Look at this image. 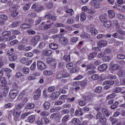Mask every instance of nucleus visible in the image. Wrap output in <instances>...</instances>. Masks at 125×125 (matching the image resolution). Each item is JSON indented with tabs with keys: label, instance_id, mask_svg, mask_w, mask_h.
Here are the masks:
<instances>
[{
	"label": "nucleus",
	"instance_id": "1",
	"mask_svg": "<svg viewBox=\"0 0 125 125\" xmlns=\"http://www.w3.org/2000/svg\"><path fill=\"white\" fill-rule=\"evenodd\" d=\"M19 93V90L12 89L9 93L10 97L12 99H14V98H16V97L18 96Z\"/></svg>",
	"mask_w": 125,
	"mask_h": 125
},
{
	"label": "nucleus",
	"instance_id": "2",
	"mask_svg": "<svg viewBox=\"0 0 125 125\" xmlns=\"http://www.w3.org/2000/svg\"><path fill=\"white\" fill-rule=\"evenodd\" d=\"M37 67L41 71H43L47 68L46 65L44 64V62L42 61H39L37 62Z\"/></svg>",
	"mask_w": 125,
	"mask_h": 125
},
{
	"label": "nucleus",
	"instance_id": "3",
	"mask_svg": "<svg viewBox=\"0 0 125 125\" xmlns=\"http://www.w3.org/2000/svg\"><path fill=\"white\" fill-rule=\"evenodd\" d=\"M59 42L62 45H67V43H68V39H67L66 37H61L59 40Z\"/></svg>",
	"mask_w": 125,
	"mask_h": 125
},
{
	"label": "nucleus",
	"instance_id": "4",
	"mask_svg": "<svg viewBox=\"0 0 125 125\" xmlns=\"http://www.w3.org/2000/svg\"><path fill=\"white\" fill-rule=\"evenodd\" d=\"M0 18L2 19L0 20V25H3L5 21H6L7 19H8V17H7V16L4 14L0 15Z\"/></svg>",
	"mask_w": 125,
	"mask_h": 125
},
{
	"label": "nucleus",
	"instance_id": "5",
	"mask_svg": "<svg viewBox=\"0 0 125 125\" xmlns=\"http://www.w3.org/2000/svg\"><path fill=\"white\" fill-rule=\"evenodd\" d=\"M40 40H41V38L40 37V36H36L31 39L30 42H31V43H33L34 45H36V44L38 43Z\"/></svg>",
	"mask_w": 125,
	"mask_h": 125
},
{
	"label": "nucleus",
	"instance_id": "6",
	"mask_svg": "<svg viewBox=\"0 0 125 125\" xmlns=\"http://www.w3.org/2000/svg\"><path fill=\"white\" fill-rule=\"evenodd\" d=\"M90 3L95 8H100V3L96 0H92Z\"/></svg>",
	"mask_w": 125,
	"mask_h": 125
},
{
	"label": "nucleus",
	"instance_id": "7",
	"mask_svg": "<svg viewBox=\"0 0 125 125\" xmlns=\"http://www.w3.org/2000/svg\"><path fill=\"white\" fill-rule=\"evenodd\" d=\"M21 114H22V111L18 110L17 109H14L13 110V116L15 118L18 119L20 117Z\"/></svg>",
	"mask_w": 125,
	"mask_h": 125
},
{
	"label": "nucleus",
	"instance_id": "8",
	"mask_svg": "<svg viewBox=\"0 0 125 125\" xmlns=\"http://www.w3.org/2000/svg\"><path fill=\"white\" fill-rule=\"evenodd\" d=\"M45 18L49 20H52L53 21H56V20H57V17H56V16H52L50 14H46L45 16Z\"/></svg>",
	"mask_w": 125,
	"mask_h": 125
},
{
	"label": "nucleus",
	"instance_id": "9",
	"mask_svg": "<svg viewBox=\"0 0 125 125\" xmlns=\"http://www.w3.org/2000/svg\"><path fill=\"white\" fill-rule=\"evenodd\" d=\"M116 31H117L118 33L121 34L123 36L125 35V32L123 31L121 28H120V24L119 23H116Z\"/></svg>",
	"mask_w": 125,
	"mask_h": 125
},
{
	"label": "nucleus",
	"instance_id": "10",
	"mask_svg": "<svg viewBox=\"0 0 125 125\" xmlns=\"http://www.w3.org/2000/svg\"><path fill=\"white\" fill-rule=\"evenodd\" d=\"M80 37L81 39H83L85 40H89L91 38L90 37V35L85 33H83L81 34Z\"/></svg>",
	"mask_w": 125,
	"mask_h": 125
},
{
	"label": "nucleus",
	"instance_id": "11",
	"mask_svg": "<svg viewBox=\"0 0 125 125\" xmlns=\"http://www.w3.org/2000/svg\"><path fill=\"white\" fill-rule=\"evenodd\" d=\"M98 46L99 47H104L107 45V42L105 41H101L97 43Z\"/></svg>",
	"mask_w": 125,
	"mask_h": 125
},
{
	"label": "nucleus",
	"instance_id": "12",
	"mask_svg": "<svg viewBox=\"0 0 125 125\" xmlns=\"http://www.w3.org/2000/svg\"><path fill=\"white\" fill-rule=\"evenodd\" d=\"M42 54L48 57L49 56H51V54H52V51L50 50H45L42 51Z\"/></svg>",
	"mask_w": 125,
	"mask_h": 125
},
{
	"label": "nucleus",
	"instance_id": "13",
	"mask_svg": "<svg viewBox=\"0 0 125 125\" xmlns=\"http://www.w3.org/2000/svg\"><path fill=\"white\" fill-rule=\"evenodd\" d=\"M71 55L70 53H65L63 56V60L66 62H70V60H71Z\"/></svg>",
	"mask_w": 125,
	"mask_h": 125
},
{
	"label": "nucleus",
	"instance_id": "14",
	"mask_svg": "<svg viewBox=\"0 0 125 125\" xmlns=\"http://www.w3.org/2000/svg\"><path fill=\"white\" fill-rule=\"evenodd\" d=\"M107 68H108V66H107V65L104 64L100 65L98 67V69L99 71H100V72H102V71H106L107 70Z\"/></svg>",
	"mask_w": 125,
	"mask_h": 125
},
{
	"label": "nucleus",
	"instance_id": "15",
	"mask_svg": "<svg viewBox=\"0 0 125 125\" xmlns=\"http://www.w3.org/2000/svg\"><path fill=\"white\" fill-rule=\"evenodd\" d=\"M102 114L103 116H105V117H109V116H110L109 110L106 108H103L102 109Z\"/></svg>",
	"mask_w": 125,
	"mask_h": 125
},
{
	"label": "nucleus",
	"instance_id": "16",
	"mask_svg": "<svg viewBox=\"0 0 125 125\" xmlns=\"http://www.w3.org/2000/svg\"><path fill=\"white\" fill-rule=\"evenodd\" d=\"M43 108L44 110H49V108H50V103L48 102H45L43 104Z\"/></svg>",
	"mask_w": 125,
	"mask_h": 125
},
{
	"label": "nucleus",
	"instance_id": "17",
	"mask_svg": "<svg viewBox=\"0 0 125 125\" xmlns=\"http://www.w3.org/2000/svg\"><path fill=\"white\" fill-rule=\"evenodd\" d=\"M31 114H32L31 112H25L22 114L20 117V119L21 120H25V119H26L27 117H28L29 115H31Z\"/></svg>",
	"mask_w": 125,
	"mask_h": 125
},
{
	"label": "nucleus",
	"instance_id": "18",
	"mask_svg": "<svg viewBox=\"0 0 125 125\" xmlns=\"http://www.w3.org/2000/svg\"><path fill=\"white\" fill-rule=\"evenodd\" d=\"M35 107V104L34 103H27L25 105L26 109H28L29 110H31L32 109H34Z\"/></svg>",
	"mask_w": 125,
	"mask_h": 125
},
{
	"label": "nucleus",
	"instance_id": "19",
	"mask_svg": "<svg viewBox=\"0 0 125 125\" xmlns=\"http://www.w3.org/2000/svg\"><path fill=\"white\" fill-rule=\"evenodd\" d=\"M49 48L53 50H56L58 48V45L55 43H51L49 45Z\"/></svg>",
	"mask_w": 125,
	"mask_h": 125
},
{
	"label": "nucleus",
	"instance_id": "20",
	"mask_svg": "<svg viewBox=\"0 0 125 125\" xmlns=\"http://www.w3.org/2000/svg\"><path fill=\"white\" fill-rule=\"evenodd\" d=\"M90 32L93 36H96V35L98 34V31H97L94 27H91Z\"/></svg>",
	"mask_w": 125,
	"mask_h": 125
},
{
	"label": "nucleus",
	"instance_id": "21",
	"mask_svg": "<svg viewBox=\"0 0 125 125\" xmlns=\"http://www.w3.org/2000/svg\"><path fill=\"white\" fill-rule=\"evenodd\" d=\"M108 14L109 17H110L111 19L114 18V17H115V16H116V15L115 14V12H114V11L112 10H109L108 11Z\"/></svg>",
	"mask_w": 125,
	"mask_h": 125
},
{
	"label": "nucleus",
	"instance_id": "22",
	"mask_svg": "<svg viewBox=\"0 0 125 125\" xmlns=\"http://www.w3.org/2000/svg\"><path fill=\"white\" fill-rule=\"evenodd\" d=\"M70 120V115H66L64 116H63L62 119V123H66V122H68Z\"/></svg>",
	"mask_w": 125,
	"mask_h": 125
},
{
	"label": "nucleus",
	"instance_id": "23",
	"mask_svg": "<svg viewBox=\"0 0 125 125\" xmlns=\"http://www.w3.org/2000/svg\"><path fill=\"white\" fill-rule=\"evenodd\" d=\"M86 19V16H85V13L84 12H82L81 14L80 15V20L81 22H84V21H85V20Z\"/></svg>",
	"mask_w": 125,
	"mask_h": 125
},
{
	"label": "nucleus",
	"instance_id": "24",
	"mask_svg": "<svg viewBox=\"0 0 125 125\" xmlns=\"http://www.w3.org/2000/svg\"><path fill=\"white\" fill-rule=\"evenodd\" d=\"M10 61L11 62H15L17 60V55H13L10 56L9 58Z\"/></svg>",
	"mask_w": 125,
	"mask_h": 125
},
{
	"label": "nucleus",
	"instance_id": "25",
	"mask_svg": "<svg viewBox=\"0 0 125 125\" xmlns=\"http://www.w3.org/2000/svg\"><path fill=\"white\" fill-rule=\"evenodd\" d=\"M61 110H62V108H61V106H58L54 108L51 109L50 112L51 113H54L55 112H58V111H60Z\"/></svg>",
	"mask_w": 125,
	"mask_h": 125
},
{
	"label": "nucleus",
	"instance_id": "26",
	"mask_svg": "<svg viewBox=\"0 0 125 125\" xmlns=\"http://www.w3.org/2000/svg\"><path fill=\"white\" fill-rule=\"evenodd\" d=\"M6 84V81L4 78H1L0 79V86H5Z\"/></svg>",
	"mask_w": 125,
	"mask_h": 125
},
{
	"label": "nucleus",
	"instance_id": "27",
	"mask_svg": "<svg viewBox=\"0 0 125 125\" xmlns=\"http://www.w3.org/2000/svg\"><path fill=\"white\" fill-rule=\"evenodd\" d=\"M35 120H36V117L34 115L30 116L27 118V121L29 123H34Z\"/></svg>",
	"mask_w": 125,
	"mask_h": 125
},
{
	"label": "nucleus",
	"instance_id": "28",
	"mask_svg": "<svg viewBox=\"0 0 125 125\" xmlns=\"http://www.w3.org/2000/svg\"><path fill=\"white\" fill-rule=\"evenodd\" d=\"M24 107V105L22 104V103H19L15 108L16 110H18L19 111H22V109Z\"/></svg>",
	"mask_w": 125,
	"mask_h": 125
},
{
	"label": "nucleus",
	"instance_id": "29",
	"mask_svg": "<svg viewBox=\"0 0 125 125\" xmlns=\"http://www.w3.org/2000/svg\"><path fill=\"white\" fill-rule=\"evenodd\" d=\"M99 18H100V21L102 23H104V22L106 20H107V16H104V15H101L99 16Z\"/></svg>",
	"mask_w": 125,
	"mask_h": 125
},
{
	"label": "nucleus",
	"instance_id": "30",
	"mask_svg": "<svg viewBox=\"0 0 125 125\" xmlns=\"http://www.w3.org/2000/svg\"><path fill=\"white\" fill-rule=\"evenodd\" d=\"M9 92V87L5 86L4 88V91H3V95L4 97H6L7 94H8V92Z\"/></svg>",
	"mask_w": 125,
	"mask_h": 125
},
{
	"label": "nucleus",
	"instance_id": "31",
	"mask_svg": "<svg viewBox=\"0 0 125 125\" xmlns=\"http://www.w3.org/2000/svg\"><path fill=\"white\" fill-rule=\"evenodd\" d=\"M83 112H82V111H79V110H76L74 113V116L76 117H80V116H83Z\"/></svg>",
	"mask_w": 125,
	"mask_h": 125
},
{
	"label": "nucleus",
	"instance_id": "32",
	"mask_svg": "<svg viewBox=\"0 0 125 125\" xmlns=\"http://www.w3.org/2000/svg\"><path fill=\"white\" fill-rule=\"evenodd\" d=\"M43 74L45 76H51L53 74V72L51 70H45L43 71Z\"/></svg>",
	"mask_w": 125,
	"mask_h": 125
},
{
	"label": "nucleus",
	"instance_id": "33",
	"mask_svg": "<svg viewBox=\"0 0 125 125\" xmlns=\"http://www.w3.org/2000/svg\"><path fill=\"white\" fill-rule=\"evenodd\" d=\"M71 123L73 124V125H79L80 124V119L76 118H73L71 121Z\"/></svg>",
	"mask_w": 125,
	"mask_h": 125
},
{
	"label": "nucleus",
	"instance_id": "34",
	"mask_svg": "<svg viewBox=\"0 0 125 125\" xmlns=\"http://www.w3.org/2000/svg\"><path fill=\"white\" fill-rule=\"evenodd\" d=\"M2 36L3 37H9V36H11V32L8 31H4L2 33Z\"/></svg>",
	"mask_w": 125,
	"mask_h": 125
},
{
	"label": "nucleus",
	"instance_id": "35",
	"mask_svg": "<svg viewBox=\"0 0 125 125\" xmlns=\"http://www.w3.org/2000/svg\"><path fill=\"white\" fill-rule=\"evenodd\" d=\"M110 60H111V57L109 56H104L103 57L104 62H109Z\"/></svg>",
	"mask_w": 125,
	"mask_h": 125
},
{
	"label": "nucleus",
	"instance_id": "36",
	"mask_svg": "<svg viewBox=\"0 0 125 125\" xmlns=\"http://www.w3.org/2000/svg\"><path fill=\"white\" fill-rule=\"evenodd\" d=\"M57 118H59V113H53L50 116V119L52 120H53V119H57Z\"/></svg>",
	"mask_w": 125,
	"mask_h": 125
},
{
	"label": "nucleus",
	"instance_id": "37",
	"mask_svg": "<svg viewBox=\"0 0 125 125\" xmlns=\"http://www.w3.org/2000/svg\"><path fill=\"white\" fill-rule=\"evenodd\" d=\"M52 25H53V22H52L50 24H46L45 23V31H47L48 29H50L52 27Z\"/></svg>",
	"mask_w": 125,
	"mask_h": 125
},
{
	"label": "nucleus",
	"instance_id": "38",
	"mask_svg": "<svg viewBox=\"0 0 125 125\" xmlns=\"http://www.w3.org/2000/svg\"><path fill=\"white\" fill-rule=\"evenodd\" d=\"M21 29H28V28H30L31 26L30 24H28V23H23L20 25Z\"/></svg>",
	"mask_w": 125,
	"mask_h": 125
},
{
	"label": "nucleus",
	"instance_id": "39",
	"mask_svg": "<svg viewBox=\"0 0 125 125\" xmlns=\"http://www.w3.org/2000/svg\"><path fill=\"white\" fill-rule=\"evenodd\" d=\"M62 78H68V77H70V74L68 73V72L66 71H63L62 72Z\"/></svg>",
	"mask_w": 125,
	"mask_h": 125
},
{
	"label": "nucleus",
	"instance_id": "40",
	"mask_svg": "<svg viewBox=\"0 0 125 125\" xmlns=\"http://www.w3.org/2000/svg\"><path fill=\"white\" fill-rule=\"evenodd\" d=\"M118 105H119V102H115L113 104L110 106V108L112 110H115V109L118 108Z\"/></svg>",
	"mask_w": 125,
	"mask_h": 125
},
{
	"label": "nucleus",
	"instance_id": "41",
	"mask_svg": "<svg viewBox=\"0 0 125 125\" xmlns=\"http://www.w3.org/2000/svg\"><path fill=\"white\" fill-rule=\"evenodd\" d=\"M91 68H95V66H94V65H93L92 62H91L89 64H87L86 65V70H89L90 69H91Z\"/></svg>",
	"mask_w": 125,
	"mask_h": 125
},
{
	"label": "nucleus",
	"instance_id": "42",
	"mask_svg": "<svg viewBox=\"0 0 125 125\" xmlns=\"http://www.w3.org/2000/svg\"><path fill=\"white\" fill-rule=\"evenodd\" d=\"M117 58L119 59V60H123L125 59V55L123 54H119L117 56Z\"/></svg>",
	"mask_w": 125,
	"mask_h": 125
},
{
	"label": "nucleus",
	"instance_id": "43",
	"mask_svg": "<svg viewBox=\"0 0 125 125\" xmlns=\"http://www.w3.org/2000/svg\"><path fill=\"white\" fill-rule=\"evenodd\" d=\"M18 14H19V13L17 10H13L12 12L11 13L12 17H16Z\"/></svg>",
	"mask_w": 125,
	"mask_h": 125
},
{
	"label": "nucleus",
	"instance_id": "44",
	"mask_svg": "<svg viewBox=\"0 0 125 125\" xmlns=\"http://www.w3.org/2000/svg\"><path fill=\"white\" fill-rule=\"evenodd\" d=\"M23 74H29L30 73V68L29 67H24L22 69Z\"/></svg>",
	"mask_w": 125,
	"mask_h": 125
},
{
	"label": "nucleus",
	"instance_id": "45",
	"mask_svg": "<svg viewBox=\"0 0 125 125\" xmlns=\"http://www.w3.org/2000/svg\"><path fill=\"white\" fill-rule=\"evenodd\" d=\"M45 22H42L40 25H39V29L40 30H42L43 31H45Z\"/></svg>",
	"mask_w": 125,
	"mask_h": 125
},
{
	"label": "nucleus",
	"instance_id": "46",
	"mask_svg": "<svg viewBox=\"0 0 125 125\" xmlns=\"http://www.w3.org/2000/svg\"><path fill=\"white\" fill-rule=\"evenodd\" d=\"M112 69L114 71H116V70H119V69H120V65L118 64H114L112 66Z\"/></svg>",
	"mask_w": 125,
	"mask_h": 125
},
{
	"label": "nucleus",
	"instance_id": "47",
	"mask_svg": "<svg viewBox=\"0 0 125 125\" xmlns=\"http://www.w3.org/2000/svg\"><path fill=\"white\" fill-rule=\"evenodd\" d=\"M104 25L107 28H109V27H111L112 23L110 21H105L104 22Z\"/></svg>",
	"mask_w": 125,
	"mask_h": 125
},
{
	"label": "nucleus",
	"instance_id": "48",
	"mask_svg": "<svg viewBox=\"0 0 125 125\" xmlns=\"http://www.w3.org/2000/svg\"><path fill=\"white\" fill-rule=\"evenodd\" d=\"M121 91H122V87H115L113 89V92H115V93H119Z\"/></svg>",
	"mask_w": 125,
	"mask_h": 125
},
{
	"label": "nucleus",
	"instance_id": "49",
	"mask_svg": "<svg viewBox=\"0 0 125 125\" xmlns=\"http://www.w3.org/2000/svg\"><path fill=\"white\" fill-rule=\"evenodd\" d=\"M56 60L54 58H47L46 62L47 64H50V63H52V62H55Z\"/></svg>",
	"mask_w": 125,
	"mask_h": 125
},
{
	"label": "nucleus",
	"instance_id": "50",
	"mask_svg": "<svg viewBox=\"0 0 125 125\" xmlns=\"http://www.w3.org/2000/svg\"><path fill=\"white\" fill-rule=\"evenodd\" d=\"M109 121L111 122L112 125H115V124H117L118 123V121L114 117H111L109 118Z\"/></svg>",
	"mask_w": 125,
	"mask_h": 125
},
{
	"label": "nucleus",
	"instance_id": "51",
	"mask_svg": "<svg viewBox=\"0 0 125 125\" xmlns=\"http://www.w3.org/2000/svg\"><path fill=\"white\" fill-rule=\"evenodd\" d=\"M78 41H79V38L78 37H72L70 38V42L73 43L77 42Z\"/></svg>",
	"mask_w": 125,
	"mask_h": 125
},
{
	"label": "nucleus",
	"instance_id": "52",
	"mask_svg": "<svg viewBox=\"0 0 125 125\" xmlns=\"http://www.w3.org/2000/svg\"><path fill=\"white\" fill-rule=\"evenodd\" d=\"M18 50H20V51H22V50H24L25 45H23V44L19 45L18 46Z\"/></svg>",
	"mask_w": 125,
	"mask_h": 125
},
{
	"label": "nucleus",
	"instance_id": "53",
	"mask_svg": "<svg viewBox=\"0 0 125 125\" xmlns=\"http://www.w3.org/2000/svg\"><path fill=\"white\" fill-rule=\"evenodd\" d=\"M55 26L57 28H59V27L63 28V27H65V25L64 24H63V23H61L60 22L56 23L55 24Z\"/></svg>",
	"mask_w": 125,
	"mask_h": 125
},
{
	"label": "nucleus",
	"instance_id": "54",
	"mask_svg": "<svg viewBox=\"0 0 125 125\" xmlns=\"http://www.w3.org/2000/svg\"><path fill=\"white\" fill-rule=\"evenodd\" d=\"M3 72L6 73V74H8V75H9V74H10L11 72H12V70L10 69V68H6L3 69Z\"/></svg>",
	"mask_w": 125,
	"mask_h": 125
},
{
	"label": "nucleus",
	"instance_id": "55",
	"mask_svg": "<svg viewBox=\"0 0 125 125\" xmlns=\"http://www.w3.org/2000/svg\"><path fill=\"white\" fill-rule=\"evenodd\" d=\"M66 13H69L70 15L74 14V10L72 9H67L65 11Z\"/></svg>",
	"mask_w": 125,
	"mask_h": 125
},
{
	"label": "nucleus",
	"instance_id": "56",
	"mask_svg": "<svg viewBox=\"0 0 125 125\" xmlns=\"http://www.w3.org/2000/svg\"><path fill=\"white\" fill-rule=\"evenodd\" d=\"M101 90H102V86H98L95 89V91L97 92V93H101Z\"/></svg>",
	"mask_w": 125,
	"mask_h": 125
},
{
	"label": "nucleus",
	"instance_id": "57",
	"mask_svg": "<svg viewBox=\"0 0 125 125\" xmlns=\"http://www.w3.org/2000/svg\"><path fill=\"white\" fill-rule=\"evenodd\" d=\"M96 12V10L95 9L92 8L91 9H89L88 11V13H89L90 14H94Z\"/></svg>",
	"mask_w": 125,
	"mask_h": 125
},
{
	"label": "nucleus",
	"instance_id": "58",
	"mask_svg": "<svg viewBox=\"0 0 125 125\" xmlns=\"http://www.w3.org/2000/svg\"><path fill=\"white\" fill-rule=\"evenodd\" d=\"M45 45H46L45 43L43 42H41L39 44V47L41 49L45 48Z\"/></svg>",
	"mask_w": 125,
	"mask_h": 125
},
{
	"label": "nucleus",
	"instance_id": "59",
	"mask_svg": "<svg viewBox=\"0 0 125 125\" xmlns=\"http://www.w3.org/2000/svg\"><path fill=\"white\" fill-rule=\"evenodd\" d=\"M53 94V97L55 99H57V98H58V97H59V95H61L60 93H59L58 92H54V93Z\"/></svg>",
	"mask_w": 125,
	"mask_h": 125
},
{
	"label": "nucleus",
	"instance_id": "60",
	"mask_svg": "<svg viewBox=\"0 0 125 125\" xmlns=\"http://www.w3.org/2000/svg\"><path fill=\"white\" fill-rule=\"evenodd\" d=\"M115 97V95L114 94H111L108 95L106 98V100H110V99H113Z\"/></svg>",
	"mask_w": 125,
	"mask_h": 125
},
{
	"label": "nucleus",
	"instance_id": "61",
	"mask_svg": "<svg viewBox=\"0 0 125 125\" xmlns=\"http://www.w3.org/2000/svg\"><path fill=\"white\" fill-rule=\"evenodd\" d=\"M69 113H70V110L68 109H62L61 111L62 115H66V114H69Z\"/></svg>",
	"mask_w": 125,
	"mask_h": 125
},
{
	"label": "nucleus",
	"instance_id": "62",
	"mask_svg": "<svg viewBox=\"0 0 125 125\" xmlns=\"http://www.w3.org/2000/svg\"><path fill=\"white\" fill-rule=\"evenodd\" d=\"M87 83V82H86V80H83V81H81L80 83V84L81 86H85Z\"/></svg>",
	"mask_w": 125,
	"mask_h": 125
},
{
	"label": "nucleus",
	"instance_id": "63",
	"mask_svg": "<svg viewBox=\"0 0 125 125\" xmlns=\"http://www.w3.org/2000/svg\"><path fill=\"white\" fill-rule=\"evenodd\" d=\"M22 76H23V74L21 72H17L15 75V78L16 79H21Z\"/></svg>",
	"mask_w": 125,
	"mask_h": 125
},
{
	"label": "nucleus",
	"instance_id": "64",
	"mask_svg": "<svg viewBox=\"0 0 125 125\" xmlns=\"http://www.w3.org/2000/svg\"><path fill=\"white\" fill-rule=\"evenodd\" d=\"M124 76H125V70L122 69L119 72V76L124 77Z\"/></svg>",
	"mask_w": 125,
	"mask_h": 125
}]
</instances>
